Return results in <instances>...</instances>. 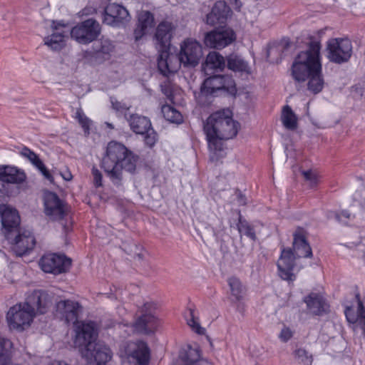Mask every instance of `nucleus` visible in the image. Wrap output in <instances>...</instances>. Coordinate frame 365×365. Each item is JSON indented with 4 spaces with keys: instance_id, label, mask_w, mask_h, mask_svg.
Listing matches in <instances>:
<instances>
[{
    "instance_id": "f8f14e48",
    "label": "nucleus",
    "mask_w": 365,
    "mask_h": 365,
    "mask_svg": "<svg viewBox=\"0 0 365 365\" xmlns=\"http://www.w3.org/2000/svg\"><path fill=\"white\" fill-rule=\"evenodd\" d=\"M75 331L74 344L79 348L81 354L83 350L92 347L96 342L98 333L94 322H78L75 326Z\"/></svg>"
},
{
    "instance_id": "864d4df0",
    "label": "nucleus",
    "mask_w": 365,
    "mask_h": 365,
    "mask_svg": "<svg viewBox=\"0 0 365 365\" xmlns=\"http://www.w3.org/2000/svg\"><path fill=\"white\" fill-rule=\"evenodd\" d=\"M230 1L231 4H233V2H235V6H236L235 8L237 9H240L242 4H241L240 2H239L238 0H230Z\"/></svg>"
},
{
    "instance_id": "c85d7f7f",
    "label": "nucleus",
    "mask_w": 365,
    "mask_h": 365,
    "mask_svg": "<svg viewBox=\"0 0 365 365\" xmlns=\"http://www.w3.org/2000/svg\"><path fill=\"white\" fill-rule=\"evenodd\" d=\"M225 67V58L216 51H211L206 57L203 69L206 74H210L214 71H222Z\"/></svg>"
},
{
    "instance_id": "cd10ccee",
    "label": "nucleus",
    "mask_w": 365,
    "mask_h": 365,
    "mask_svg": "<svg viewBox=\"0 0 365 365\" xmlns=\"http://www.w3.org/2000/svg\"><path fill=\"white\" fill-rule=\"evenodd\" d=\"M26 180L24 171L15 167L0 165V180L6 183L20 184Z\"/></svg>"
},
{
    "instance_id": "1a4fd4ad",
    "label": "nucleus",
    "mask_w": 365,
    "mask_h": 365,
    "mask_svg": "<svg viewBox=\"0 0 365 365\" xmlns=\"http://www.w3.org/2000/svg\"><path fill=\"white\" fill-rule=\"evenodd\" d=\"M327 58L331 62H348L352 55V44L348 38H331L327 45Z\"/></svg>"
},
{
    "instance_id": "9d476101",
    "label": "nucleus",
    "mask_w": 365,
    "mask_h": 365,
    "mask_svg": "<svg viewBox=\"0 0 365 365\" xmlns=\"http://www.w3.org/2000/svg\"><path fill=\"white\" fill-rule=\"evenodd\" d=\"M202 56L201 44L195 39L187 38L180 44V51L177 56L178 68L182 63L185 66L194 67L197 66Z\"/></svg>"
},
{
    "instance_id": "a211bd4d",
    "label": "nucleus",
    "mask_w": 365,
    "mask_h": 365,
    "mask_svg": "<svg viewBox=\"0 0 365 365\" xmlns=\"http://www.w3.org/2000/svg\"><path fill=\"white\" fill-rule=\"evenodd\" d=\"M130 16L128 10L123 6L111 3L104 10L103 22L112 26H120L128 22Z\"/></svg>"
},
{
    "instance_id": "603ef678",
    "label": "nucleus",
    "mask_w": 365,
    "mask_h": 365,
    "mask_svg": "<svg viewBox=\"0 0 365 365\" xmlns=\"http://www.w3.org/2000/svg\"><path fill=\"white\" fill-rule=\"evenodd\" d=\"M61 175L65 180L69 181L72 179V175L69 171H66Z\"/></svg>"
},
{
    "instance_id": "dca6fc26",
    "label": "nucleus",
    "mask_w": 365,
    "mask_h": 365,
    "mask_svg": "<svg viewBox=\"0 0 365 365\" xmlns=\"http://www.w3.org/2000/svg\"><path fill=\"white\" fill-rule=\"evenodd\" d=\"M81 355L91 365H102L111 359L112 351L106 344L98 341L95 342L92 347L83 350Z\"/></svg>"
},
{
    "instance_id": "f704fd0d",
    "label": "nucleus",
    "mask_w": 365,
    "mask_h": 365,
    "mask_svg": "<svg viewBox=\"0 0 365 365\" xmlns=\"http://www.w3.org/2000/svg\"><path fill=\"white\" fill-rule=\"evenodd\" d=\"M161 112L168 121L177 124L182 122V114L170 105H163L161 108Z\"/></svg>"
},
{
    "instance_id": "423d86ee",
    "label": "nucleus",
    "mask_w": 365,
    "mask_h": 365,
    "mask_svg": "<svg viewBox=\"0 0 365 365\" xmlns=\"http://www.w3.org/2000/svg\"><path fill=\"white\" fill-rule=\"evenodd\" d=\"M234 79L228 75H214L207 78L201 86L200 94L203 96H217L220 93L235 94Z\"/></svg>"
},
{
    "instance_id": "ea45409f",
    "label": "nucleus",
    "mask_w": 365,
    "mask_h": 365,
    "mask_svg": "<svg viewBox=\"0 0 365 365\" xmlns=\"http://www.w3.org/2000/svg\"><path fill=\"white\" fill-rule=\"evenodd\" d=\"M190 318L187 319L188 326L196 333L199 334H204L205 329L202 327L198 322L197 318H195L192 310H190Z\"/></svg>"
},
{
    "instance_id": "393cba45",
    "label": "nucleus",
    "mask_w": 365,
    "mask_h": 365,
    "mask_svg": "<svg viewBox=\"0 0 365 365\" xmlns=\"http://www.w3.org/2000/svg\"><path fill=\"white\" fill-rule=\"evenodd\" d=\"M80 304L72 300H61L56 304V312L67 323L77 322Z\"/></svg>"
},
{
    "instance_id": "de8ad7c7",
    "label": "nucleus",
    "mask_w": 365,
    "mask_h": 365,
    "mask_svg": "<svg viewBox=\"0 0 365 365\" xmlns=\"http://www.w3.org/2000/svg\"><path fill=\"white\" fill-rule=\"evenodd\" d=\"M113 108L118 111H123L125 110H128V107L125 104L117 101H111Z\"/></svg>"
},
{
    "instance_id": "f03ea898",
    "label": "nucleus",
    "mask_w": 365,
    "mask_h": 365,
    "mask_svg": "<svg viewBox=\"0 0 365 365\" xmlns=\"http://www.w3.org/2000/svg\"><path fill=\"white\" fill-rule=\"evenodd\" d=\"M320 48L319 41H311L308 49L300 52L292 66L294 79L298 82L307 80V88L314 94L322 90L324 83L319 60Z\"/></svg>"
},
{
    "instance_id": "09e8293b",
    "label": "nucleus",
    "mask_w": 365,
    "mask_h": 365,
    "mask_svg": "<svg viewBox=\"0 0 365 365\" xmlns=\"http://www.w3.org/2000/svg\"><path fill=\"white\" fill-rule=\"evenodd\" d=\"M161 91L168 98L172 97V91L168 85H161Z\"/></svg>"
},
{
    "instance_id": "a18cd8bd",
    "label": "nucleus",
    "mask_w": 365,
    "mask_h": 365,
    "mask_svg": "<svg viewBox=\"0 0 365 365\" xmlns=\"http://www.w3.org/2000/svg\"><path fill=\"white\" fill-rule=\"evenodd\" d=\"M92 174L93 176L94 184L96 187H100L102 185V174L96 168H93Z\"/></svg>"
},
{
    "instance_id": "4be33fe9",
    "label": "nucleus",
    "mask_w": 365,
    "mask_h": 365,
    "mask_svg": "<svg viewBox=\"0 0 365 365\" xmlns=\"http://www.w3.org/2000/svg\"><path fill=\"white\" fill-rule=\"evenodd\" d=\"M232 11L224 1H217L206 16V23L211 26L224 24L231 16Z\"/></svg>"
},
{
    "instance_id": "aec40b11",
    "label": "nucleus",
    "mask_w": 365,
    "mask_h": 365,
    "mask_svg": "<svg viewBox=\"0 0 365 365\" xmlns=\"http://www.w3.org/2000/svg\"><path fill=\"white\" fill-rule=\"evenodd\" d=\"M45 213L53 220H62L66 210L58 196L52 192H46L43 197Z\"/></svg>"
},
{
    "instance_id": "e433bc0d",
    "label": "nucleus",
    "mask_w": 365,
    "mask_h": 365,
    "mask_svg": "<svg viewBox=\"0 0 365 365\" xmlns=\"http://www.w3.org/2000/svg\"><path fill=\"white\" fill-rule=\"evenodd\" d=\"M237 226L240 235H244L253 241L256 240L257 237L254 230V227L246 220H242L241 217H240L239 222L237 223Z\"/></svg>"
},
{
    "instance_id": "7ed1b4c3",
    "label": "nucleus",
    "mask_w": 365,
    "mask_h": 365,
    "mask_svg": "<svg viewBox=\"0 0 365 365\" xmlns=\"http://www.w3.org/2000/svg\"><path fill=\"white\" fill-rule=\"evenodd\" d=\"M138 157L122 143L111 141L108 144L102 160V168L114 184L119 185L123 179V170L134 173Z\"/></svg>"
},
{
    "instance_id": "b1692460",
    "label": "nucleus",
    "mask_w": 365,
    "mask_h": 365,
    "mask_svg": "<svg viewBox=\"0 0 365 365\" xmlns=\"http://www.w3.org/2000/svg\"><path fill=\"white\" fill-rule=\"evenodd\" d=\"M155 25L153 14L148 11H141L138 14V23L134 29L133 35L136 41L144 36Z\"/></svg>"
},
{
    "instance_id": "5fc2aeb1",
    "label": "nucleus",
    "mask_w": 365,
    "mask_h": 365,
    "mask_svg": "<svg viewBox=\"0 0 365 365\" xmlns=\"http://www.w3.org/2000/svg\"><path fill=\"white\" fill-rule=\"evenodd\" d=\"M135 257L138 258V260H142L144 258V254L142 252L138 253L136 254Z\"/></svg>"
},
{
    "instance_id": "ddd939ff",
    "label": "nucleus",
    "mask_w": 365,
    "mask_h": 365,
    "mask_svg": "<svg viewBox=\"0 0 365 365\" xmlns=\"http://www.w3.org/2000/svg\"><path fill=\"white\" fill-rule=\"evenodd\" d=\"M39 265L45 272L58 274L69 269L71 259L64 255L48 254L41 258Z\"/></svg>"
},
{
    "instance_id": "f257e3e1",
    "label": "nucleus",
    "mask_w": 365,
    "mask_h": 365,
    "mask_svg": "<svg viewBox=\"0 0 365 365\" xmlns=\"http://www.w3.org/2000/svg\"><path fill=\"white\" fill-rule=\"evenodd\" d=\"M210 150V160L217 162L225 153L222 140H229L237 135L238 123L233 120L229 109L217 111L210 115L204 123Z\"/></svg>"
},
{
    "instance_id": "412c9836",
    "label": "nucleus",
    "mask_w": 365,
    "mask_h": 365,
    "mask_svg": "<svg viewBox=\"0 0 365 365\" xmlns=\"http://www.w3.org/2000/svg\"><path fill=\"white\" fill-rule=\"evenodd\" d=\"M297 258L292 249H284L277 262L279 277L284 280L293 281L295 276L293 274L294 260Z\"/></svg>"
},
{
    "instance_id": "3c124183",
    "label": "nucleus",
    "mask_w": 365,
    "mask_h": 365,
    "mask_svg": "<svg viewBox=\"0 0 365 365\" xmlns=\"http://www.w3.org/2000/svg\"><path fill=\"white\" fill-rule=\"evenodd\" d=\"M237 199L240 205H244L246 204L245 196L241 193H237Z\"/></svg>"
},
{
    "instance_id": "6ab92c4d",
    "label": "nucleus",
    "mask_w": 365,
    "mask_h": 365,
    "mask_svg": "<svg viewBox=\"0 0 365 365\" xmlns=\"http://www.w3.org/2000/svg\"><path fill=\"white\" fill-rule=\"evenodd\" d=\"M125 352L128 358L138 365H148L149 363L150 356V349L144 341L129 342Z\"/></svg>"
},
{
    "instance_id": "9b49d317",
    "label": "nucleus",
    "mask_w": 365,
    "mask_h": 365,
    "mask_svg": "<svg viewBox=\"0 0 365 365\" xmlns=\"http://www.w3.org/2000/svg\"><path fill=\"white\" fill-rule=\"evenodd\" d=\"M236 40L235 31L229 27H220L205 34L204 43L210 48L222 49Z\"/></svg>"
},
{
    "instance_id": "bb28decb",
    "label": "nucleus",
    "mask_w": 365,
    "mask_h": 365,
    "mask_svg": "<svg viewBox=\"0 0 365 365\" xmlns=\"http://www.w3.org/2000/svg\"><path fill=\"white\" fill-rule=\"evenodd\" d=\"M304 302L307 304L309 312L314 315H322L329 311V305L323 297L317 293L309 294L304 297Z\"/></svg>"
},
{
    "instance_id": "a19ab883",
    "label": "nucleus",
    "mask_w": 365,
    "mask_h": 365,
    "mask_svg": "<svg viewBox=\"0 0 365 365\" xmlns=\"http://www.w3.org/2000/svg\"><path fill=\"white\" fill-rule=\"evenodd\" d=\"M21 154L28 158L29 161L36 167L38 165H41L42 161L39 159L38 156L32 150L27 148H24L21 152Z\"/></svg>"
},
{
    "instance_id": "39448f33",
    "label": "nucleus",
    "mask_w": 365,
    "mask_h": 365,
    "mask_svg": "<svg viewBox=\"0 0 365 365\" xmlns=\"http://www.w3.org/2000/svg\"><path fill=\"white\" fill-rule=\"evenodd\" d=\"M176 26L169 21H162L155 29L154 39L158 51V68L161 74L168 76L178 70V61L176 55L170 53L171 39Z\"/></svg>"
},
{
    "instance_id": "c756f323",
    "label": "nucleus",
    "mask_w": 365,
    "mask_h": 365,
    "mask_svg": "<svg viewBox=\"0 0 365 365\" xmlns=\"http://www.w3.org/2000/svg\"><path fill=\"white\" fill-rule=\"evenodd\" d=\"M293 248L297 257H312V251L304 236L299 232L294 235Z\"/></svg>"
},
{
    "instance_id": "c03bdc74",
    "label": "nucleus",
    "mask_w": 365,
    "mask_h": 365,
    "mask_svg": "<svg viewBox=\"0 0 365 365\" xmlns=\"http://www.w3.org/2000/svg\"><path fill=\"white\" fill-rule=\"evenodd\" d=\"M292 336L293 331L290 329V328L284 327L279 335V337L282 341L287 342L292 337Z\"/></svg>"
},
{
    "instance_id": "473e14b6",
    "label": "nucleus",
    "mask_w": 365,
    "mask_h": 365,
    "mask_svg": "<svg viewBox=\"0 0 365 365\" xmlns=\"http://www.w3.org/2000/svg\"><path fill=\"white\" fill-rule=\"evenodd\" d=\"M227 68L235 72L249 73L248 63L237 54L232 53L227 57Z\"/></svg>"
},
{
    "instance_id": "7c9ffc66",
    "label": "nucleus",
    "mask_w": 365,
    "mask_h": 365,
    "mask_svg": "<svg viewBox=\"0 0 365 365\" xmlns=\"http://www.w3.org/2000/svg\"><path fill=\"white\" fill-rule=\"evenodd\" d=\"M128 121L130 129L137 134H144L146 129L151 126V123L148 118L137 114L130 115Z\"/></svg>"
},
{
    "instance_id": "20e7f679",
    "label": "nucleus",
    "mask_w": 365,
    "mask_h": 365,
    "mask_svg": "<svg viewBox=\"0 0 365 365\" xmlns=\"http://www.w3.org/2000/svg\"><path fill=\"white\" fill-rule=\"evenodd\" d=\"M51 302L48 295L38 291L34 292L24 303L16 304L7 313L11 329L24 330L29 327L36 314H44Z\"/></svg>"
},
{
    "instance_id": "0eeeda50",
    "label": "nucleus",
    "mask_w": 365,
    "mask_h": 365,
    "mask_svg": "<svg viewBox=\"0 0 365 365\" xmlns=\"http://www.w3.org/2000/svg\"><path fill=\"white\" fill-rule=\"evenodd\" d=\"M157 308L153 302H147L140 308V316L133 324L134 331L139 334H150L153 333L160 324L159 319L155 316Z\"/></svg>"
},
{
    "instance_id": "37998d69",
    "label": "nucleus",
    "mask_w": 365,
    "mask_h": 365,
    "mask_svg": "<svg viewBox=\"0 0 365 365\" xmlns=\"http://www.w3.org/2000/svg\"><path fill=\"white\" fill-rule=\"evenodd\" d=\"M144 140L146 145L149 147H153L157 140V133L153 130V128L150 126V128L146 129V132L143 134Z\"/></svg>"
},
{
    "instance_id": "72a5a7b5",
    "label": "nucleus",
    "mask_w": 365,
    "mask_h": 365,
    "mask_svg": "<svg viewBox=\"0 0 365 365\" xmlns=\"http://www.w3.org/2000/svg\"><path fill=\"white\" fill-rule=\"evenodd\" d=\"M228 284L233 299L237 302L242 300L245 293V289L240 280L237 277H232L228 279Z\"/></svg>"
},
{
    "instance_id": "4d7b16f0",
    "label": "nucleus",
    "mask_w": 365,
    "mask_h": 365,
    "mask_svg": "<svg viewBox=\"0 0 365 365\" xmlns=\"http://www.w3.org/2000/svg\"><path fill=\"white\" fill-rule=\"evenodd\" d=\"M237 309L239 312H242L244 311V305L243 304H238Z\"/></svg>"
},
{
    "instance_id": "bf43d9fd",
    "label": "nucleus",
    "mask_w": 365,
    "mask_h": 365,
    "mask_svg": "<svg viewBox=\"0 0 365 365\" xmlns=\"http://www.w3.org/2000/svg\"><path fill=\"white\" fill-rule=\"evenodd\" d=\"M106 125H107V126H108V128H113V125H112L111 123H106Z\"/></svg>"
},
{
    "instance_id": "f3484780",
    "label": "nucleus",
    "mask_w": 365,
    "mask_h": 365,
    "mask_svg": "<svg viewBox=\"0 0 365 365\" xmlns=\"http://www.w3.org/2000/svg\"><path fill=\"white\" fill-rule=\"evenodd\" d=\"M13 245V250L16 255L22 256L32 250L36 245L33 234L26 230H20L13 235L12 239H6Z\"/></svg>"
},
{
    "instance_id": "a878e982",
    "label": "nucleus",
    "mask_w": 365,
    "mask_h": 365,
    "mask_svg": "<svg viewBox=\"0 0 365 365\" xmlns=\"http://www.w3.org/2000/svg\"><path fill=\"white\" fill-rule=\"evenodd\" d=\"M357 301V311L354 312L352 307H346L345 309V315L349 322L354 324L358 323V326L362 330L363 334L365 336V307L360 299V294H356Z\"/></svg>"
},
{
    "instance_id": "49530a36",
    "label": "nucleus",
    "mask_w": 365,
    "mask_h": 365,
    "mask_svg": "<svg viewBox=\"0 0 365 365\" xmlns=\"http://www.w3.org/2000/svg\"><path fill=\"white\" fill-rule=\"evenodd\" d=\"M36 168L41 171V173L45 177V178L51 182H53V176L49 173V171L46 169V168L44 165V164L43 163V162L41 163V165H38Z\"/></svg>"
},
{
    "instance_id": "58836bf2",
    "label": "nucleus",
    "mask_w": 365,
    "mask_h": 365,
    "mask_svg": "<svg viewBox=\"0 0 365 365\" xmlns=\"http://www.w3.org/2000/svg\"><path fill=\"white\" fill-rule=\"evenodd\" d=\"M76 118L84 130L85 135H88L90 133L91 120L86 117L81 108H78L76 111Z\"/></svg>"
},
{
    "instance_id": "4468645a",
    "label": "nucleus",
    "mask_w": 365,
    "mask_h": 365,
    "mask_svg": "<svg viewBox=\"0 0 365 365\" xmlns=\"http://www.w3.org/2000/svg\"><path fill=\"white\" fill-rule=\"evenodd\" d=\"M115 51V45L108 38H101L92 46L91 51H87L84 57L94 63H102L110 58Z\"/></svg>"
},
{
    "instance_id": "2f4dec72",
    "label": "nucleus",
    "mask_w": 365,
    "mask_h": 365,
    "mask_svg": "<svg viewBox=\"0 0 365 365\" xmlns=\"http://www.w3.org/2000/svg\"><path fill=\"white\" fill-rule=\"evenodd\" d=\"M281 120L284 128L287 130H294L297 128V117L289 106L283 107Z\"/></svg>"
},
{
    "instance_id": "13d9d810",
    "label": "nucleus",
    "mask_w": 365,
    "mask_h": 365,
    "mask_svg": "<svg viewBox=\"0 0 365 365\" xmlns=\"http://www.w3.org/2000/svg\"><path fill=\"white\" fill-rule=\"evenodd\" d=\"M4 197V192L1 190H0V202L2 201Z\"/></svg>"
},
{
    "instance_id": "8fccbe9b",
    "label": "nucleus",
    "mask_w": 365,
    "mask_h": 365,
    "mask_svg": "<svg viewBox=\"0 0 365 365\" xmlns=\"http://www.w3.org/2000/svg\"><path fill=\"white\" fill-rule=\"evenodd\" d=\"M349 217H350V214L347 211H342L340 214H338V213L335 214L336 219L339 222L342 221V219H341L342 217L349 218Z\"/></svg>"
},
{
    "instance_id": "5701e85b",
    "label": "nucleus",
    "mask_w": 365,
    "mask_h": 365,
    "mask_svg": "<svg viewBox=\"0 0 365 365\" xmlns=\"http://www.w3.org/2000/svg\"><path fill=\"white\" fill-rule=\"evenodd\" d=\"M66 25L53 21V32L44 38V43L53 51H59L65 46V37L69 30L65 31Z\"/></svg>"
},
{
    "instance_id": "6e6d98bb",
    "label": "nucleus",
    "mask_w": 365,
    "mask_h": 365,
    "mask_svg": "<svg viewBox=\"0 0 365 365\" xmlns=\"http://www.w3.org/2000/svg\"><path fill=\"white\" fill-rule=\"evenodd\" d=\"M51 365H68V364L63 361H53Z\"/></svg>"
},
{
    "instance_id": "6e6552de",
    "label": "nucleus",
    "mask_w": 365,
    "mask_h": 365,
    "mask_svg": "<svg viewBox=\"0 0 365 365\" xmlns=\"http://www.w3.org/2000/svg\"><path fill=\"white\" fill-rule=\"evenodd\" d=\"M71 38L81 44H88L96 40L101 32L98 21L88 19L73 26L70 31Z\"/></svg>"
},
{
    "instance_id": "4c0bfd02",
    "label": "nucleus",
    "mask_w": 365,
    "mask_h": 365,
    "mask_svg": "<svg viewBox=\"0 0 365 365\" xmlns=\"http://www.w3.org/2000/svg\"><path fill=\"white\" fill-rule=\"evenodd\" d=\"M200 358L199 351L197 349H189L187 352L180 353V359L185 365H193Z\"/></svg>"
},
{
    "instance_id": "79ce46f5",
    "label": "nucleus",
    "mask_w": 365,
    "mask_h": 365,
    "mask_svg": "<svg viewBox=\"0 0 365 365\" xmlns=\"http://www.w3.org/2000/svg\"><path fill=\"white\" fill-rule=\"evenodd\" d=\"M302 174L305 181L309 183L310 187H314L317 184L318 175L316 171L312 170H303Z\"/></svg>"
},
{
    "instance_id": "c9c22d12",
    "label": "nucleus",
    "mask_w": 365,
    "mask_h": 365,
    "mask_svg": "<svg viewBox=\"0 0 365 365\" xmlns=\"http://www.w3.org/2000/svg\"><path fill=\"white\" fill-rule=\"evenodd\" d=\"M294 356L295 361L299 365H312L313 361L312 355L303 348L296 349Z\"/></svg>"
},
{
    "instance_id": "2eb2a0df",
    "label": "nucleus",
    "mask_w": 365,
    "mask_h": 365,
    "mask_svg": "<svg viewBox=\"0 0 365 365\" xmlns=\"http://www.w3.org/2000/svg\"><path fill=\"white\" fill-rule=\"evenodd\" d=\"M0 217L2 225V232L6 239H12L14 232L21 229L20 217L16 209L6 205H0Z\"/></svg>"
}]
</instances>
